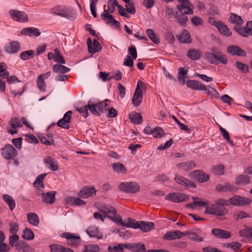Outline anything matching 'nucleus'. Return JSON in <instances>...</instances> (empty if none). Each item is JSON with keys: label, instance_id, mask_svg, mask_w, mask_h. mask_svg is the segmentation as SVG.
I'll use <instances>...</instances> for the list:
<instances>
[{"label": "nucleus", "instance_id": "obj_57", "mask_svg": "<svg viewBox=\"0 0 252 252\" xmlns=\"http://www.w3.org/2000/svg\"><path fill=\"white\" fill-rule=\"evenodd\" d=\"M233 219L238 221L244 218L250 217L249 215L244 211H240L233 215Z\"/></svg>", "mask_w": 252, "mask_h": 252}, {"label": "nucleus", "instance_id": "obj_62", "mask_svg": "<svg viewBox=\"0 0 252 252\" xmlns=\"http://www.w3.org/2000/svg\"><path fill=\"white\" fill-rule=\"evenodd\" d=\"M99 248L96 245H90L85 246V250L83 252H98Z\"/></svg>", "mask_w": 252, "mask_h": 252}, {"label": "nucleus", "instance_id": "obj_54", "mask_svg": "<svg viewBox=\"0 0 252 252\" xmlns=\"http://www.w3.org/2000/svg\"><path fill=\"white\" fill-rule=\"evenodd\" d=\"M187 74V70L184 68H180L178 74V79L179 82L182 85L185 83V77Z\"/></svg>", "mask_w": 252, "mask_h": 252}, {"label": "nucleus", "instance_id": "obj_52", "mask_svg": "<svg viewBox=\"0 0 252 252\" xmlns=\"http://www.w3.org/2000/svg\"><path fill=\"white\" fill-rule=\"evenodd\" d=\"M175 18L176 19L177 22L182 27L186 26V23L188 20V17L187 15L185 14H181L178 15L177 14L176 15Z\"/></svg>", "mask_w": 252, "mask_h": 252}, {"label": "nucleus", "instance_id": "obj_42", "mask_svg": "<svg viewBox=\"0 0 252 252\" xmlns=\"http://www.w3.org/2000/svg\"><path fill=\"white\" fill-rule=\"evenodd\" d=\"M19 57L23 61L33 59L34 57V52L32 50L25 51L20 53Z\"/></svg>", "mask_w": 252, "mask_h": 252}, {"label": "nucleus", "instance_id": "obj_10", "mask_svg": "<svg viewBox=\"0 0 252 252\" xmlns=\"http://www.w3.org/2000/svg\"><path fill=\"white\" fill-rule=\"evenodd\" d=\"M165 198L173 202L179 203L187 201L188 199V196L182 193L173 192L168 194L165 196Z\"/></svg>", "mask_w": 252, "mask_h": 252}, {"label": "nucleus", "instance_id": "obj_46", "mask_svg": "<svg viewBox=\"0 0 252 252\" xmlns=\"http://www.w3.org/2000/svg\"><path fill=\"white\" fill-rule=\"evenodd\" d=\"M146 33L151 40L154 43L158 44L159 43V39L157 37L153 29H147L146 31Z\"/></svg>", "mask_w": 252, "mask_h": 252}, {"label": "nucleus", "instance_id": "obj_3", "mask_svg": "<svg viewBox=\"0 0 252 252\" xmlns=\"http://www.w3.org/2000/svg\"><path fill=\"white\" fill-rule=\"evenodd\" d=\"M51 13L68 19L74 18L73 10L62 5H58L51 9Z\"/></svg>", "mask_w": 252, "mask_h": 252}, {"label": "nucleus", "instance_id": "obj_58", "mask_svg": "<svg viewBox=\"0 0 252 252\" xmlns=\"http://www.w3.org/2000/svg\"><path fill=\"white\" fill-rule=\"evenodd\" d=\"M223 165L220 164L213 166L212 170L214 174L221 175L223 174Z\"/></svg>", "mask_w": 252, "mask_h": 252}, {"label": "nucleus", "instance_id": "obj_33", "mask_svg": "<svg viewBox=\"0 0 252 252\" xmlns=\"http://www.w3.org/2000/svg\"><path fill=\"white\" fill-rule=\"evenodd\" d=\"M129 119L131 123L138 125L142 123L143 119L139 113L132 112L129 114Z\"/></svg>", "mask_w": 252, "mask_h": 252}, {"label": "nucleus", "instance_id": "obj_7", "mask_svg": "<svg viewBox=\"0 0 252 252\" xmlns=\"http://www.w3.org/2000/svg\"><path fill=\"white\" fill-rule=\"evenodd\" d=\"M61 236L65 238L67 240L68 245L72 247H78L81 241V238L79 235H74L69 232H64L61 234Z\"/></svg>", "mask_w": 252, "mask_h": 252}, {"label": "nucleus", "instance_id": "obj_32", "mask_svg": "<svg viewBox=\"0 0 252 252\" xmlns=\"http://www.w3.org/2000/svg\"><path fill=\"white\" fill-rule=\"evenodd\" d=\"M125 249H126V243H119L109 246L107 250L109 252H124Z\"/></svg>", "mask_w": 252, "mask_h": 252}, {"label": "nucleus", "instance_id": "obj_11", "mask_svg": "<svg viewBox=\"0 0 252 252\" xmlns=\"http://www.w3.org/2000/svg\"><path fill=\"white\" fill-rule=\"evenodd\" d=\"M9 14L13 20L18 22L25 23L28 21V15L23 11L12 9L9 11Z\"/></svg>", "mask_w": 252, "mask_h": 252}, {"label": "nucleus", "instance_id": "obj_47", "mask_svg": "<svg viewBox=\"0 0 252 252\" xmlns=\"http://www.w3.org/2000/svg\"><path fill=\"white\" fill-rule=\"evenodd\" d=\"M217 28L221 33L226 36L231 35V32L229 31L227 27L224 25L222 22H220V23L219 24Z\"/></svg>", "mask_w": 252, "mask_h": 252}, {"label": "nucleus", "instance_id": "obj_49", "mask_svg": "<svg viewBox=\"0 0 252 252\" xmlns=\"http://www.w3.org/2000/svg\"><path fill=\"white\" fill-rule=\"evenodd\" d=\"M229 21L231 23L235 24L238 25H241L243 23L244 21L241 17L237 15L236 14L232 13L229 18Z\"/></svg>", "mask_w": 252, "mask_h": 252}, {"label": "nucleus", "instance_id": "obj_22", "mask_svg": "<svg viewBox=\"0 0 252 252\" xmlns=\"http://www.w3.org/2000/svg\"><path fill=\"white\" fill-rule=\"evenodd\" d=\"M174 180L177 184L183 186L184 187L189 186L192 188L196 187L195 183L180 175H176Z\"/></svg>", "mask_w": 252, "mask_h": 252}, {"label": "nucleus", "instance_id": "obj_48", "mask_svg": "<svg viewBox=\"0 0 252 252\" xmlns=\"http://www.w3.org/2000/svg\"><path fill=\"white\" fill-rule=\"evenodd\" d=\"M22 237L26 240H32L34 239V235L32 231L28 228H25L23 231Z\"/></svg>", "mask_w": 252, "mask_h": 252}, {"label": "nucleus", "instance_id": "obj_50", "mask_svg": "<svg viewBox=\"0 0 252 252\" xmlns=\"http://www.w3.org/2000/svg\"><path fill=\"white\" fill-rule=\"evenodd\" d=\"M118 2L117 0H110L108 3V9L104 10V12L113 13L115 10V6L118 7Z\"/></svg>", "mask_w": 252, "mask_h": 252}, {"label": "nucleus", "instance_id": "obj_6", "mask_svg": "<svg viewBox=\"0 0 252 252\" xmlns=\"http://www.w3.org/2000/svg\"><path fill=\"white\" fill-rule=\"evenodd\" d=\"M120 190L128 193H134L139 190L140 186L136 182H123L119 186Z\"/></svg>", "mask_w": 252, "mask_h": 252}, {"label": "nucleus", "instance_id": "obj_28", "mask_svg": "<svg viewBox=\"0 0 252 252\" xmlns=\"http://www.w3.org/2000/svg\"><path fill=\"white\" fill-rule=\"evenodd\" d=\"M87 234L91 237H95L97 239H101L103 237L102 234L99 232L97 227L94 226H91L87 229Z\"/></svg>", "mask_w": 252, "mask_h": 252}, {"label": "nucleus", "instance_id": "obj_27", "mask_svg": "<svg viewBox=\"0 0 252 252\" xmlns=\"http://www.w3.org/2000/svg\"><path fill=\"white\" fill-rule=\"evenodd\" d=\"M56 193V191L45 193L42 197V202L46 204H53L55 201Z\"/></svg>", "mask_w": 252, "mask_h": 252}, {"label": "nucleus", "instance_id": "obj_24", "mask_svg": "<svg viewBox=\"0 0 252 252\" xmlns=\"http://www.w3.org/2000/svg\"><path fill=\"white\" fill-rule=\"evenodd\" d=\"M187 86L194 90H207V87L198 81L189 80L187 82Z\"/></svg>", "mask_w": 252, "mask_h": 252}, {"label": "nucleus", "instance_id": "obj_38", "mask_svg": "<svg viewBox=\"0 0 252 252\" xmlns=\"http://www.w3.org/2000/svg\"><path fill=\"white\" fill-rule=\"evenodd\" d=\"M27 219L29 223L35 226H37L39 223V218L34 213H30L27 214Z\"/></svg>", "mask_w": 252, "mask_h": 252}, {"label": "nucleus", "instance_id": "obj_15", "mask_svg": "<svg viewBox=\"0 0 252 252\" xmlns=\"http://www.w3.org/2000/svg\"><path fill=\"white\" fill-rule=\"evenodd\" d=\"M93 45L94 48L93 47L92 41L91 39L89 37L87 38V46H88V52L90 53L94 54L96 52H99L101 51L102 49V47L98 41H97L96 39L93 40Z\"/></svg>", "mask_w": 252, "mask_h": 252}, {"label": "nucleus", "instance_id": "obj_56", "mask_svg": "<svg viewBox=\"0 0 252 252\" xmlns=\"http://www.w3.org/2000/svg\"><path fill=\"white\" fill-rule=\"evenodd\" d=\"M164 134V132L162 128L157 126L153 129L152 135L154 138L161 137Z\"/></svg>", "mask_w": 252, "mask_h": 252}, {"label": "nucleus", "instance_id": "obj_40", "mask_svg": "<svg viewBox=\"0 0 252 252\" xmlns=\"http://www.w3.org/2000/svg\"><path fill=\"white\" fill-rule=\"evenodd\" d=\"M178 39L182 43H189L191 42L190 36L188 31L184 30L181 35L176 36Z\"/></svg>", "mask_w": 252, "mask_h": 252}, {"label": "nucleus", "instance_id": "obj_12", "mask_svg": "<svg viewBox=\"0 0 252 252\" xmlns=\"http://www.w3.org/2000/svg\"><path fill=\"white\" fill-rule=\"evenodd\" d=\"M21 45L17 41L10 42L4 46L5 51L9 54H15L20 49Z\"/></svg>", "mask_w": 252, "mask_h": 252}, {"label": "nucleus", "instance_id": "obj_21", "mask_svg": "<svg viewBox=\"0 0 252 252\" xmlns=\"http://www.w3.org/2000/svg\"><path fill=\"white\" fill-rule=\"evenodd\" d=\"M184 236V233L179 230L174 231H168L162 237L164 240L171 241L176 239H180Z\"/></svg>", "mask_w": 252, "mask_h": 252}, {"label": "nucleus", "instance_id": "obj_8", "mask_svg": "<svg viewBox=\"0 0 252 252\" xmlns=\"http://www.w3.org/2000/svg\"><path fill=\"white\" fill-rule=\"evenodd\" d=\"M1 156L6 160L13 159L17 155V151L10 144H6L1 149Z\"/></svg>", "mask_w": 252, "mask_h": 252}, {"label": "nucleus", "instance_id": "obj_39", "mask_svg": "<svg viewBox=\"0 0 252 252\" xmlns=\"http://www.w3.org/2000/svg\"><path fill=\"white\" fill-rule=\"evenodd\" d=\"M114 171L118 174H126V169L123 164L120 162H115L112 165Z\"/></svg>", "mask_w": 252, "mask_h": 252}, {"label": "nucleus", "instance_id": "obj_1", "mask_svg": "<svg viewBox=\"0 0 252 252\" xmlns=\"http://www.w3.org/2000/svg\"><path fill=\"white\" fill-rule=\"evenodd\" d=\"M225 206H228V201L226 199L219 198L214 203L206 207L205 213L217 216H223L228 212Z\"/></svg>", "mask_w": 252, "mask_h": 252}, {"label": "nucleus", "instance_id": "obj_45", "mask_svg": "<svg viewBox=\"0 0 252 252\" xmlns=\"http://www.w3.org/2000/svg\"><path fill=\"white\" fill-rule=\"evenodd\" d=\"M3 199L8 205L10 210L12 211L15 207V203L13 198L8 194H3Z\"/></svg>", "mask_w": 252, "mask_h": 252}, {"label": "nucleus", "instance_id": "obj_26", "mask_svg": "<svg viewBox=\"0 0 252 252\" xmlns=\"http://www.w3.org/2000/svg\"><path fill=\"white\" fill-rule=\"evenodd\" d=\"M178 10L182 13L181 14H192L193 13V6L191 4H180L177 6Z\"/></svg>", "mask_w": 252, "mask_h": 252}, {"label": "nucleus", "instance_id": "obj_4", "mask_svg": "<svg viewBox=\"0 0 252 252\" xmlns=\"http://www.w3.org/2000/svg\"><path fill=\"white\" fill-rule=\"evenodd\" d=\"M226 201H228V206L231 205L235 206H248L251 204L252 200L242 196L235 195Z\"/></svg>", "mask_w": 252, "mask_h": 252}, {"label": "nucleus", "instance_id": "obj_34", "mask_svg": "<svg viewBox=\"0 0 252 252\" xmlns=\"http://www.w3.org/2000/svg\"><path fill=\"white\" fill-rule=\"evenodd\" d=\"M87 107L90 111L94 115L100 116L101 112L100 108L101 105L99 104V102L95 104H91L90 101L88 102Z\"/></svg>", "mask_w": 252, "mask_h": 252}, {"label": "nucleus", "instance_id": "obj_64", "mask_svg": "<svg viewBox=\"0 0 252 252\" xmlns=\"http://www.w3.org/2000/svg\"><path fill=\"white\" fill-rule=\"evenodd\" d=\"M125 7L126 10L128 13L131 14H134L135 13V8L133 3L129 2L126 3Z\"/></svg>", "mask_w": 252, "mask_h": 252}, {"label": "nucleus", "instance_id": "obj_53", "mask_svg": "<svg viewBox=\"0 0 252 252\" xmlns=\"http://www.w3.org/2000/svg\"><path fill=\"white\" fill-rule=\"evenodd\" d=\"M138 223L139 221H137L133 219L128 218L127 222H124L123 226L128 228L137 229Z\"/></svg>", "mask_w": 252, "mask_h": 252}, {"label": "nucleus", "instance_id": "obj_55", "mask_svg": "<svg viewBox=\"0 0 252 252\" xmlns=\"http://www.w3.org/2000/svg\"><path fill=\"white\" fill-rule=\"evenodd\" d=\"M37 85L39 90L44 92L46 90L45 82L44 78H42V75H39L37 77Z\"/></svg>", "mask_w": 252, "mask_h": 252}, {"label": "nucleus", "instance_id": "obj_51", "mask_svg": "<svg viewBox=\"0 0 252 252\" xmlns=\"http://www.w3.org/2000/svg\"><path fill=\"white\" fill-rule=\"evenodd\" d=\"M107 218L110 219L113 222L119 224L122 226L124 225V222L123 221L122 217L117 214V212L115 215H107Z\"/></svg>", "mask_w": 252, "mask_h": 252}, {"label": "nucleus", "instance_id": "obj_30", "mask_svg": "<svg viewBox=\"0 0 252 252\" xmlns=\"http://www.w3.org/2000/svg\"><path fill=\"white\" fill-rule=\"evenodd\" d=\"M99 210L102 213L107 215V216L115 215L117 212V211L114 207L108 205L100 206L99 207Z\"/></svg>", "mask_w": 252, "mask_h": 252}, {"label": "nucleus", "instance_id": "obj_44", "mask_svg": "<svg viewBox=\"0 0 252 252\" xmlns=\"http://www.w3.org/2000/svg\"><path fill=\"white\" fill-rule=\"evenodd\" d=\"M46 176V173L41 174L37 176L34 182L33 183V186L36 188H44V186L43 184L44 178Z\"/></svg>", "mask_w": 252, "mask_h": 252}, {"label": "nucleus", "instance_id": "obj_14", "mask_svg": "<svg viewBox=\"0 0 252 252\" xmlns=\"http://www.w3.org/2000/svg\"><path fill=\"white\" fill-rule=\"evenodd\" d=\"M184 233V235L187 236L190 240L198 242L203 241V238L199 236V234L201 233V229L200 228H195L190 231H187Z\"/></svg>", "mask_w": 252, "mask_h": 252}, {"label": "nucleus", "instance_id": "obj_29", "mask_svg": "<svg viewBox=\"0 0 252 252\" xmlns=\"http://www.w3.org/2000/svg\"><path fill=\"white\" fill-rule=\"evenodd\" d=\"M138 228L143 232H148L154 229V224L152 222L139 221Z\"/></svg>", "mask_w": 252, "mask_h": 252}, {"label": "nucleus", "instance_id": "obj_63", "mask_svg": "<svg viewBox=\"0 0 252 252\" xmlns=\"http://www.w3.org/2000/svg\"><path fill=\"white\" fill-rule=\"evenodd\" d=\"M208 13L212 15H218L219 14L218 9L213 3L209 4V8L208 10Z\"/></svg>", "mask_w": 252, "mask_h": 252}, {"label": "nucleus", "instance_id": "obj_20", "mask_svg": "<svg viewBox=\"0 0 252 252\" xmlns=\"http://www.w3.org/2000/svg\"><path fill=\"white\" fill-rule=\"evenodd\" d=\"M9 124L11 128L7 129L8 132L12 135L17 133L18 130L16 129L17 127H21L22 126L21 122L16 117L11 119L9 122Z\"/></svg>", "mask_w": 252, "mask_h": 252}, {"label": "nucleus", "instance_id": "obj_59", "mask_svg": "<svg viewBox=\"0 0 252 252\" xmlns=\"http://www.w3.org/2000/svg\"><path fill=\"white\" fill-rule=\"evenodd\" d=\"M194 205H196L199 207H205L208 205V201H204L203 200L199 197H192Z\"/></svg>", "mask_w": 252, "mask_h": 252}, {"label": "nucleus", "instance_id": "obj_9", "mask_svg": "<svg viewBox=\"0 0 252 252\" xmlns=\"http://www.w3.org/2000/svg\"><path fill=\"white\" fill-rule=\"evenodd\" d=\"M96 192V190L94 186H86L83 187L77 193V195L80 198H87L94 196Z\"/></svg>", "mask_w": 252, "mask_h": 252}, {"label": "nucleus", "instance_id": "obj_61", "mask_svg": "<svg viewBox=\"0 0 252 252\" xmlns=\"http://www.w3.org/2000/svg\"><path fill=\"white\" fill-rule=\"evenodd\" d=\"M236 66L239 70L242 71L244 73H247L249 71L248 65L240 62L237 61L236 62Z\"/></svg>", "mask_w": 252, "mask_h": 252}, {"label": "nucleus", "instance_id": "obj_37", "mask_svg": "<svg viewBox=\"0 0 252 252\" xmlns=\"http://www.w3.org/2000/svg\"><path fill=\"white\" fill-rule=\"evenodd\" d=\"M201 52L199 50H196L194 49H189L188 51L187 56L191 60L196 61L200 59Z\"/></svg>", "mask_w": 252, "mask_h": 252}, {"label": "nucleus", "instance_id": "obj_16", "mask_svg": "<svg viewBox=\"0 0 252 252\" xmlns=\"http://www.w3.org/2000/svg\"><path fill=\"white\" fill-rule=\"evenodd\" d=\"M102 19L105 21V23L107 25H110L111 26L114 25L115 28H120V23L119 22L116 21L114 17L110 14L108 12H104L101 14Z\"/></svg>", "mask_w": 252, "mask_h": 252}, {"label": "nucleus", "instance_id": "obj_31", "mask_svg": "<svg viewBox=\"0 0 252 252\" xmlns=\"http://www.w3.org/2000/svg\"><path fill=\"white\" fill-rule=\"evenodd\" d=\"M65 202L68 204L82 206L85 205L86 202L78 197H67L65 198Z\"/></svg>", "mask_w": 252, "mask_h": 252}, {"label": "nucleus", "instance_id": "obj_23", "mask_svg": "<svg viewBox=\"0 0 252 252\" xmlns=\"http://www.w3.org/2000/svg\"><path fill=\"white\" fill-rule=\"evenodd\" d=\"M20 33L22 35L35 37L39 36L41 34L39 30L34 27L24 28L21 31Z\"/></svg>", "mask_w": 252, "mask_h": 252}, {"label": "nucleus", "instance_id": "obj_41", "mask_svg": "<svg viewBox=\"0 0 252 252\" xmlns=\"http://www.w3.org/2000/svg\"><path fill=\"white\" fill-rule=\"evenodd\" d=\"M250 182V177L248 175H240L238 176L235 180V184L237 185H245Z\"/></svg>", "mask_w": 252, "mask_h": 252}, {"label": "nucleus", "instance_id": "obj_35", "mask_svg": "<svg viewBox=\"0 0 252 252\" xmlns=\"http://www.w3.org/2000/svg\"><path fill=\"white\" fill-rule=\"evenodd\" d=\"M176 166L177 168H181L185 171H189L195 167V163L193 161L190 160L177 164Z\"/></svg>", "mask_w": 252, "mask_h": 252}, {"label": "nucleus", "instance_id": "obj_17", "mask_svg": "<svg viewBox=\"0 0 252 252\" xmlns=\"http://www.w3.org/2000/svg\"><path fill=\"white\" fill-rule=\"evenodd\" d=\"M191 176L196 181L200 183H204L209 179L208 174H205L203 171L197 170L191 173Z\"/></svg>", "mask_w": 252, "mask_h": 252}, {"label": "nucleus", "instance_id": "obj_19", "mask_svg": "<svg viewBox=\"0 0 252 252\" xmlns=\"http://www.w3.org/2000/svg\"><path fill=\"white\" fill-rule=\"evenodd\" d=\"M126 249L132 252H144L146 250L145 246L141 243H126Z\"/></svg>", "mask_w": 252, "mask_h": 252}, {"label": "nucleus", "instance_id": "obj_2", "mask_svg": "<svg viewBox=\"0 0 252 252\" xmlns=\"http://www.w3.org/2000/svg\"><path fill=\"white\" fill-rule=\"evenodd\" d=\"M213 52H207L205 54L206 60L211 64L218 65L220 63L226 64L227 63L226 56L221 52L212 49Z\"/></svg>", "mask_w": 252, "mask_h": 252}, {"label": "nucleus", "instance_id": "obj_60", "mask_svg": "<svg viewBox=\"0 0 252 252\" xmlns=\"http://www.w3.org/2000/svg\"><path fill=\"white\" fill-rule=\"evenodd\" d=\"M239 235L242 237L252 238V228L247 227L239 231Z\"/></svg>", "mask_w": 252, "mask_h": 252}, {"label": "nucleus", "instance_id": "obj_25", "mask_svg": "<svg viewBox=\"0 0 252 252\" xmlns=\"http://www.w3.org/2000/svg\"><path fill=\"white\" fill-rule=\"evenodd\" d=\"M212 233L218 238L227 239L231 237V234L229 232L219 228L213 229Z\"/></svg>", "mask_w": 252, "mask_h": 252}, {"label": "nucleus", "instance_id": "obj_18", "mask_svg": "<svg viewBox=\"0 0 252 252\" xmlns=\"http://www.w3.org/2000/svg\"><path fill=\"white\" fill-rule=\"evenodd\" d=\"M226 51L228 54L232 56L244 57L246 55V52L245 50L236 45L228 46L226 49Z\"/></svg>", "mask_w": 252, "mask_h": 252}, {"label": "nucleus", "instance_id": "obj_43", "mask_svg": "<svg viewBox=\"0 0 252 252\" xmlns=\"http://www.w3.org/2000/svg\"><path fill=\"white\" fill-rule=\"evenodd\" d=\"M70 69L64 65L56 64L53 66V71L56 73L64 74L70 71Z\"/></svg>", "mask_w": 252, "mask_h": 252}, {"label": "nucleus", "instance_id": "obj_36", "mask_svg": "<svg viewBox=\"0 0 252 252\" xmlns=\"http://www.w3.org/2000/svg\"><path fill=\"white\" fill-rule=\"evenodd\" d=\"M44 163L48 165L49 168L52 171H57L58 169V165L55 163L53 158L50 156L46 157L44 159Z\"/></svg>", "mask_w": 252, "mask_h": 252}, {"label": "nucleus", "instance_id": "obj_13", "mask_svg": "<svg viewBox=\"0 0 252 252\" xmlns=\"http://www.w3.org/2000/svg\"><path fill=\"white\" fill-rule=\"evenodd\" d=\"M216 189L220 192H236L238 190V188L234 185L228 183H225L223 184H218L216 187Z\"/></svg>", "mask_w": 252, "mask_h": 252}, {"label": "nucleus", "instance_id": "obj_5", "mask_svg": "<svg viewBox=\"0 0 252 252\" xmlns=\"http://www.w3.org/2000/svg\"><path fill=\"white\" fill-rule=\"evenodd\" d=\"M144 83L141 80L137 82L135 92L132 98V103L134 106L137 107L141 103L143 98L142 90Z\"/></svg>", "mask_w": 252, "mask_h": 252}]
</instances>
